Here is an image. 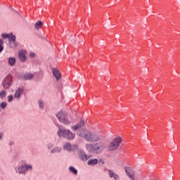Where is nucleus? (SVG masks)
Segmentation results:
<instances>
[{
    "label": "nucleus",
    "mask_w": 180,
    "mask_h": 180,
    "mask_svg": "<svg viewBox=\"0 0 180 180\" xmlns=\"http://www.w3.org/2000/svg\"><path fill=\"white\" fill-rule=\"evenodd\" d=\"M77 136L87 143H98V141H102L105 139L103 132L99 129L92 131L84 129L77 131Z\"/></svg>",
    "instance_id": "nucleus-1"
},
{
    "label": "nucleus",
    "mask_w": 180,
    "mask_h": 180,
    "mask_svg": "<svg viewBox=\"0 0 180 180\" xmlns=\"http://www.w3.org/2000/svg\"><path fill=\"white\" fill-rule=\"evenodd\" d=\"M58 136L59 137H63L67 140H74L75 139V134L72 133L70 129L59 128L58 131Z\"/></svg>",
    "instance_id": "nucleus-2"
},
{
    "label": "nucleus",
    "mask_w": 180,
    "mask_h": 180,
    "mask_svg": "<svg viewBox=\"0 0 180 180\" xmlns=\"http://www.w3.org/2000/svg\"><path fill=\"white\" fill-rule=\"evenodd\" d=\"M56 117L59 120V122L60 123H63V124H71V122H72L71 120V117L65 114V112H63V111L57 113Z\"/></svg>",
    "instance_id": "nucleus-3"
},
{
    "label": "nucleus",
    "mask_w": 180,
    "mask_h": 180,
    "mask_svg": "<svg viewBox=\"0 0 180 180\" xmlns=\"http://www.w3.org/2000/svg\"><path fill=\"white\" fill-rule=\"evenodd\" d=\"M120 143H122V137H115V139H114V140L111 141L108 146V151H114V150H117L119 148V146H120Z\"/></svg>",
    "instance_id": "nucleus-4"
},
{
    "label": "nucleus",
    "mask_w": 180,
    "mask_h": 180,
    "mask_svg": "<svg viewBox=\"0 0 180 180\" xmlns=\"http://www.w3.org/2000/svg\"><path fill=\"white\" fill-rule=\"evenodd\" d=\"M94 150L96 154L102 153L105 150V143L103 142H98L94 144Z\"/></svg>",
    "instance_id": "nucleus-5"
},
{
    "label": "nucleus",
    "mask_w": 180,
    "mask_h": 180,
    "mask_svg": "<svg viewBox=\"0 0 180 180\" xmlns=\"http://www.w3.org/2000/svg\"><path fill=\"white\" fill-rule=\"evenodd\" d=\"M63 148L67 151H75L78 149V145H71L70 143H66L63 145Z\"/></svg>",
    "instance_id": "nucleus-6"
},
{
    "label": "nucleus",
    "mask_w": 180,
    "mask_h": 180,
    "mask_svg": "<svg viewBox=\"0 0 180 180\" xmlns=\"http://www.w3.org/2000/svg\"><path fill=\"white\" fill-rule=\"evenodd\" d=\"M124 170H125V172H126L127 176H129V178H130V179L136 180V179L134 178V171L133 170V169H131V167H125Z\"/></svg>",
    "instance_id": "nucleus-7"
},
{
    "label": "nucleus",
    "mask_w": 180,
    "mask_h": 180,
    "mask_svg": "<svg viewBox=\"0 0 180 180\" xmlns=\"http://www.w3.org/2000/svg\"><path fill=\"white\" fill-rule=\"evenodd\" d=\"M84 126H85V120H81L79 123L72 126L71 129L73 130V131H77V130H79V129H82V127H84Z\"/></svg>",
    "instance_id": "nucleus-8"
},
{
    "label": "nucleus",
    "mask_w": 180,
    "mask_h": 180,
    "mask_svg": "<svg viewBox=\"0 0 180 180\" xmlns=\"http://www.w3.org/2000/svg\"><path fill=\"white\" fill-rule=\"evenodd\" d=\"M53 75L55 77L56 81H58L60 78H61V72L57 68H54L52 70Z\"/></svg>",
    "instance_id": "nucleus-9"
},
{
    "label": "nucleus",
    "mask_w": 180,
    "mask_h": 180,
    "mask_svg": "<svg viewBox=\"0 0 180 180\" xmlns=\"http://www.w3.org/2000/svg\"><path fill=\"white\" fill-rule=\"evenodd\" d=\"M78 156L82 161H86V160L89 159V156L86 155L85 152L82 150L79 151Z\"/></svg>",
    "instance_id": "nucleus-10"
},
{
    "label": "nucleus",
    "mask_w": 180,
    "mask_h": 180,
    "mask_svg": "<svg viewBox=\"0 0 180 180\" xmlns=\"http://www.w3.org/2000/svg\"><path fill=\"white\" fill-rule=\"evenodd\" d=\"M108 171L110 178H113V179L115 180H120V177L119 176V175L113 172V170L108 169Z\"/></svg>",
    "instance_id": "nucleus-11"
},
{
    "label": "nucleus",
    "mask_w": 180,
    "mask_h": 180,
    "mask_svg": "<svg viewBox=\"0 0 180 180\" xmlns=\"http://www.w3.org/2000/svg\"><path fill=\"white\" fill-rule=\"evenodd\" d=\"M18 58L20 61H26V51L21 50L18 52Z\"/></svg>",
    "instance_id": "nucleus-12"
},
{
    "label": "nucleus",
    "mask_w": 180,
    "mask_h": 180,
    "mask_svg": "<svg viewBox=\"0 0 180 180\" xmlns=\"http://www.w3.org/2000/svg\"><path fill=\"white\" fill-rule=\"evenodd\" d=\"M86 150L89 153H95V145L92 143H86Z\"/></svg>",
    "instance_id": "nucleus-13"
},
{
    "label": "nucleus",
    "mask_w": 180,
    "mask_h": 180,
    "mask_svg": "<svg viewBox=\"0 0 180 180\" xmlns=\"http://www.w3.org/2000/svg\"><path fill=\"white\" fill-rule=\"evenodd\" d=\"M8 64L11 67H13V65H15V64H16V58H15L14 57L8 58Z\"/></svg>",
    "instance_id": "nucleus-14"
},
{
    "label": "nucleus",
    "mask_w": 180,
    "mask_h": 180,
    "mask_svg": "<svg viewBox=\"0 0 180 180\" xmlns=\"http://www.w3.org/2000/svg\"><path fill=\"white\" fill-rule=\"evenodd\" d=\"M22 92H23V89L22 88H19L18 89L16 90L14 98H20V95H22Z\"/></svg>",
    "instance_id": "nucleus-15"
},
{
    "label": "nucleus",
    "mask_w": 180,
    "mask_h": 180,
    "mask_svg": "<svg viewBox=\"0 0 180 180\" xmlns=\"http://www.w3.org/2000/svg\"><path fill=\"white\" fill-rule=\"evenodd\" d=\"M99 162V160L98 159H91L88 160L87 164L88 165H96Z\"/></svg>",
    "instance_id": "nucleus-16"
},
{
    "label": "nucleus",
    "mask_w": 180,
    "mask_h": 180,
    "mask_svg": "<svg viewBox=\"0 0 180 180\" xmlns=\"http://www.w3.org/2000/svg\"><path fill=\"white\" fill-rule=\"evenodd\" d=\"M4 88H9L11 83L8 82V78H5L2 82Z\"/></svg>",
    "instance_id": "nucleus-17"
},
{
    "label": "nucleus",
    "mask_w": 180,
    "mask_h": 180,
    "mask_svg": "<svg viewBox=\"0 0 180 180\" xmlns=\"http://www.w3.org/2000/svg\"><path fill=\"white\" fill-rule=\"evenodd\" d=\"M26 172V167L25 165H21L18 167V174H25Z\"/></svg>",
    "instance_id": "nucleus-18"
},
{
    "label": "nucleus",
    "mask_w": 180,
    "mask_h": 180,
    "mask_svg": "<svg viewBox=\"0 0 180 180\" xmlns=\"http://www.w3.org/2000/svg\"><path fill=\"white\" fill-rule=\"evenodd\" d=\"M42 26H43V22L41 21H37L35 23L34 27H35V29L39 30V29H41Z\"/></svg>",
    "instance_id": "nucleus-19"
},
{
    "label": "nucleus",
    "mask_w": 180,
    "mask_h": 180,
    "mask_svg": "<svg viewBox=\"0 0 180 180\" xmlns=\"http://www.w3.org/2000/svg\"><path fill=\"white\" fill-rule=\"evenodd\" d=\"M9 46L11 49H15L18 46V43H16V40L15 41H10Z\"/></svg>",
    "instance_id": "nucleus-20"
},
{
    "label": "nucleus",
    "mask_w": 180,
    "mask_h": 180,
    "mask_svg": "<svg viewBox=\"0 0 180 180\" xmlns=\"http://www.w3.org/2000/svg\"><path fill=\"white\" fill-rule=\"evenodd\" d=\"M8 41H13L15 40H16V37L15 35H13V34H8Z\"/></svg>",
    "instance_id": "nucleus-21"
},
{
    "label": "nucleus",
    "mask_w": 180,
    "mask_h": 180,
    "mask_svg": "<svg viewBox=\"0 0 180 180\" xmlns=\"http://www.w3.org/2000/svg\"><path fill=\"white\" fill-rule=\"evenodd\" d=\"M32 77H33L32 74L27 73V74L24 75L22 79H32Z\"/></svg>",
    "instance_id": "nucleus-22"
},
{
    "label": "nucleus",
    "mask_w": 180,
    "mask_h": 180,
    "mask_svg": "<svg viewBox=\"0 0 180 180\" xmlns=\"http://www.w3.org/2000/svg\"><path fill=\"white\" fill-rule=\"evenodd\" d=\"M60 151H61V148L56 147L55 148L51 150V153L52 154H54V153H60Z\"/></svg>",
    "instance_id": "nucleus-23"
},
{
    "label": "nucleus",
    "mask_w": 180,
    "mask_h": 180,
    "mask_svg": "<svg viewBox=\"0 0 180 180\" xmlns=\"http://www.w3.org/2000/svg\"><path fill=\"white\" fill-rule=\"evenodd\" d=\"M69 171L70 172H72V174H74L75 175H77V174L78 173V171H77L75 169V168H74L73 167H69Z\"/></svg>",
    "instance_id": "nucleus-24"
},
{
    "label": "nucleus",
    "mask_w": 180,
    "mask_h": 180,
    "mask_svg": "<svg viewBox=\"0 0 180 180\" xmlns=\"http://www.w3.org/2000/svg\"><path fill=\"white\" fill-rule=\"evenodd\" d=\"M5 96H6V91L2 90L0 91V98L1 99H4V98H5Z\"/></svg>",
    "instance_id": "nucleus-25"
},
{
    "label": "nucleus",
    "mask_w": 180,
    "mask_h": 180,
    "mask_svg": "<svg viewBox=\"0 0 180 180\" xmlns=\"http://www.w3.org/2000/svg\"><path fill=\"white\" fill-rule=\"evenodd\" d=\"M38 103H39V107L41 109H43V108H44V102H43V101L39 100Z\"/></svg>",
    "instance_id": "nucleus-26"
},
{
    "label": "nucleus",
    "mask_w": 180,
    "mask_h": 180,
    "mask_svg": "<svg viewBox=\"0 0 180 180\" xmlns=\"http://www.w3.org/2000/svg\"><path fill=\"white\" fill-rule=\"evenodd\" d=\"M4 44V41L0 39V53L4 50V46H2Z\"/></svg>",
    "instance_id": "nucleus-27"
},
{
    "label": "nucleus",
    "mask_w": 180,
    "mask_h": 180,
    "mask_svg": "<svg viewBox=\"0 0 180 180\" xmlns=\"http://www.w3.org/2000/svg\"><path fill=\"white\" fill-rule=\"evenodd\" d=\"M6 102H2L0 103V107L1 108V109H5V108H6Z\"/></svg>",
    "instance_id": "nucleus-28"
},
{
    "label": "nucleus",
    "mask_w": 180,
    "mask_h": 180,
    "mask_svg": "<svg viewBox=\"0 0 180 180\" xmlns=\"http://www.w3.org/2000/svg\"><path fill=\"white\" fill-rule=\"evenodd\" d=\"M24 167H25V170L27 171V169H30L32 170V165H24Z\"/></svg>",
    "instance_id": "nucleus-29"
},
{
    "label": "nucleus",
    "mask_w": 180,
    "mask_h": 180,
    "mask_svg": "<svg viewBox=\"0 0 180 180\" xmlns=\"http://www.w3.org/2000/svg\"><path fill=\"white\" fill-rule=\"evenodd\" d=\"M8 36H9V34H1V37L4 39H8Z\"/></svg>",
    "instance_id": "nucleus-30"
},
{
    "label": "nucleus",
    "mask_w": 180,
    "mask_h": 180,
    "mask_svg": "<svg viewBox=\"0 0 180 180\" xmlns=\"http://www.w3.org/2000/svg\"><path fill=\"white\" fill-rule=\"evenodd\" d=\"M8 102H12V101H13V96H8Z\"/></svg>",
    "instance_id": "nucleus-31"
},
{
    "label": "nucleus",
    "mask_w": 180,
    "mask_h": 180,
    "mask_svg": "<svg viewBox=\"0 0 180 180\" xmlns=\"http://www.w3.org/2000/svg\"><path fill=\"white\" fill-rule=\"evenodd\" d=\"M99 163L101 164L102 165H103L105 164V161L102 159L99 160Z\"/></svg>",
    "instance_id": "nucleus-32"
},
{
    "label": "nucleus",
    "mask_w": 180,
    "mask_h": 180,
    "mask_svg": "<svg viewBox=\"0 0 180 180\" xmlns=\"http://www.w3.org/2000/svg\"><path fill=\"white\" fill-rule=\"evenodd\" d=\"M34 56H35V55H34V53H31L30 54V57H31V58H33Z\"/></svg>",
    "instance_id": "nucleus-33"
},
{
    "label": "nucleus",
    "mask_w": 180,
    "mask_h": 180,
    "mask_svg": "<svg viewBox=\"0 0 180 180\" xmlns=\"http://www.w3.org/2000/svg\"><path fill=\"white\" fill-rule=\"evenodd\" d=\"M48 147H49V148H53V144H49V145L48 146Z\"/></svg>",
    "instance_id": "nucleus-34"
},
{
    "label": "nucleus",
    "mask_w": 180,
    "mask_h": 180,
    "mask_svg": "<svg viewBox=\"0 0 180 180\" xmlns=\"http://www.w3.org/2000/svg\"><path fill=\"white\" fill-rule=\"evenodd\" d=\"M2 136H4V134L2 133H0V140H2Z\"/></svg>",
    "instance_id": "nucleus-35"
}]
</instances>
